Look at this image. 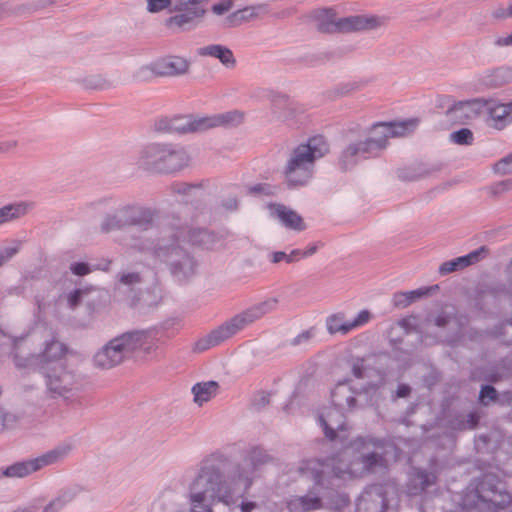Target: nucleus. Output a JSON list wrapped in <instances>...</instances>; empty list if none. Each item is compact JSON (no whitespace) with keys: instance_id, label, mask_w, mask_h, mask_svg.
Masks as SVG:
<instances>
[{"instance_id":"13d9d810","label":"nucleus","mask_w":512,"mask_h":512,"mask_svg":"<svg viewBox=\"0 0 512 512\" xmlns=\"http://www.w3.org/2000/svg\"><path fill=\"white\" fill-rule=\"evenodd\" d=\"M234 2L233 0H221L215 4L212 5L211 11L221 16L227 12H229L233 8Z\"/></svg>"},{"instance_id":"b1692460","label":"nucleus","mask_w":512,"mask_h":512,"mask_svg":"<svg viewBox=\"0 0 512 512\" xmlns=\"http://www.w3.org/2000/svg\"><path fill=\"white\" fill-rule=\"evenodd\" d=\"M483 111L487 114L486 123L495 129L502 130L512 123V102L484 101Z\"/></svg>"},{"instance_id":"ddd939ff","label":"nucleus","mask_w":512,"mask_h":512,"mask_svg":"<svg viewBox=\"0 0 512 512\" xmlns=\"http://www.w3.org/2000/svg\"><path fill=\"white\" fill-rule=\"evenodd\" d=\"M133 356L129 337L123 333L109 340L93 356L94 366L111 369Z\"/></svg>"},{"instance_id":"338daca9","label":"nucleus","mask_w":512,"mask_h":512,"mask_svg":"<svg viewBox=\"0 0 512 512\" xmlns=\"http://www.w3.org/2000/svg\"><path fill=\"white\" fill-rule=\"evenodd\" d=\"M497 403L500 405L512 406V391H505L499 394Z\"/></svg>"},{"instance_id":"2f4dec72","label":"nucleus","mask_w":512,"mask_h":512,"mask_svg":"<svg viewBox=\"0 0 512 512\" xmlns=\"http://www.w3.org/2000/svg\"><path fill=\"white\" fill-rule=\"evenodd\" d=\"M197 53L199 56H208L218 59L226 68H234L236 65V59L233 52L228 47L220 44H211L200 47L197 50Z\"/></svg>"},{"instance_id":"3c124183","label":"nucleus","mask_w":512,"mask_h":512,"mask_svg":"<svg viewBox=\"0 0 512 512\" xmlns=\"http://www.w3.org/2000/svg\"><path fill=\"white\" fill-rule=\"evenodd\" d=\"M277 188L267 183H259L248 188V192L253 195H274Z\"/></svg>"},{"instance_id":"774afa93","label":"nucleus","mask_w":512,"mask_h":512,"mask_svg":"<svg viewBox=\"0 0 512 512\" xmlns=\"http://www.w3.org/2000/svg\"><path fill=\"white\" fill-rule=\"evenodd\" d=\"M494 44L498 47L512 46V33L507 36L497 37Z\"/></svg>"},{"instance_id":"864d4df0","label":"nucleus","mask_w":512,"mask_h":512,"mask_svg":"<svg viewBox=\"0 0 512 512\" xmlns=\"http://www.w3.org/2000/svg\"><path fill=\"white\" fill-rule=\"evenodd\" d=\"M499 394L497 393L496 389L490 385H485L482 387L479 399L484 404L487 405L489 401H496Z\"/></svg>"},{"instance_id":"6e6552de","label":"nucleus","mask_w":512,"mask_h":512,"mask_svg":"<svg viewBox=\"0 0 512 512\" xmlns=\"http://www.w3.org/2000/svg\"><path fill=\"white\" fill-rule=\"evenodd\" d=\"M189 160L186 150L181 147L153 143L140 151L137 164L144 170L174 173L186 167Z\"/></svg>"},{"instance_id":"f3484780","label":"nucleus","mask_w":512,"mask_h":512,"mask_svg":"<svg viewBox=\"0 0 512 512\" xmlns=\"http://www.w3.org/2000/svg\"><path fill=\"white\" fill-rule=\"evenodd\" d=\"M372 318V313L367 309L359 311L352 319H346L344 312H337L326 318L325 326L330 335L339 334L345 336L352 331L365 326L372 320Z\"/></svg>"},{"instance_id":"37998d69","label":"nucleus","mask_w":512,"mask_h":512,"mask_svg":"<svg viewBox=\"0 0 512 512\" xmlns=\"http://www.w3.org/2000/svg\"><path fill=\"white\" fill-rule=\"evenodd\" d=\"M111 265V260H106L103 264H100L96 267H92L87 263L84 262H78V263H72L70 265V270L74 275L77 276H85L89 273H91L94 269H99L102 271H108Z\"/></svg>"},{"instance_id":"e2e57ef3","label":"nucleus","mask_w":512,"mask_h":512,"mask_svg":"<svg viewBox=\"0 0 512 512\" xmlns=\"http://www.w3.org/2000/svg\"><path fill=\"white\" fill-rule=\"evenodd\" d=\"M478 421H479V417H478L477 413L470 412L467 415L466 421L461 423L460 428L461 429H474L477 426Z\"/></svg>"},{"instance_id":"0eeeda50","label":"nucleus","mask_w":512,"mask_h":512,"mask_svg":"<svg viewBox=\"0 0 512 512\" xmlns=\"http://www.w3.org/2000/svg\"><path fill=\"white\" fill-rule=\"evenodd\" d=\"M122 214L125 216L127 226L138 227L141 232L139 235L135 232L129 233L120 244L127 250L148 254L157 245V240L161 237L162 231L160 230L158 233V230L153 226V211L137 205H127L122 207ZM165 223L162 224V227Z\"/></svg>"},{"instance_id":"bb28decb","label":"nucleus","mask_w":512,"mask_h":512,"mask_svg":"<svg viewBox=\"0 0 512 512\" xmlns=\"http://www.w3.org/2000/svg\"><path fill=\"white\" fill-rule=\"evenodd\" d=\"M133 356L142 352L150 354L158 347L159 336L157 330L127 332Z\"/></svg>"},{"instance_id":"79ce46f5","label":"nucleus","mask_w":512,"mask_h":512,"mask_svg":"<svg viewBox=\"0 0 512 512\" xmlns=\"http://www.w3.org/2000/svg\"><path fill=\"white\" fill-rule=\"evenodd\" d=\"M242 114L238 111L226 112L213 117H206L208 120H213V127L220 125H234L242 121Z\"/></svg>"},{"instance_id":"9b49d317","label":"nucleus","mask_w":512,"mask_h":512,"mask_svg":"<svg viewBox=\"0 0 512 512\" xmlns=\"http://www.w3.org/2000/svg\"><path fill=\"white\" fill-rule=\"evenodd\" d=\"M73 449L72 444L62 443L55 448L31 459L15 462L0 469V478H24L47 466L63 461Z\"/></svg>"},{"instance_id":"9d476101","label":"nucleus","mask_w":512,"mask_h":512,"mask_svg":"<svg viewBox=\"0 0 512 512\" xmlns=\"http://www.w3.org/2000/svg\"><path fill=\"white\" fill-rule=\"evenodd\" d=\"M419 125L418 118L401 121L378 122L364 132L362 139L374 156L386 148L390 137H403L411 134Z\"/></svg>"},{"instance_id":"2eb2a0df","label":"nucleus","mask_w":512,"mask_h":512,"mask_svg":"<svg viewBox=\"0 0 512 512\" xmlns=\"http://www.w3.org/2000/svg\"><path fill=\"white\" fill-rule=\"evenodd\" d=\"M318 423L327 439L339 441L345 448L348 447L349 426L342 409L335 406L324 409L318 416Z\"/></svg>"},{"instance_id":"423d86ee","label":"nucleus","mask_w":512,"mask_h":512,"mask_svg":"<svg viewBox=\"0 0 512 512\" xmlns=\"http://www.w3.org/2000/svg\"><path fill=\"white\" fill-rule=\"evenodd\" d=\"M329 150L322 136L310 138L306 144L297 146L287 161L285 177L289 186L306 185L314 174L315 161Z\"/></svg>"},{"instance_id":"39448f33","label":"nucleus","mask_w":512,"mask_h":512,"mask_svg":"<svg viewBox=\"0 0 512 512\" xmlns=\"http://www.w3.org/2000/svg\"><path fill=\"white\" fill-rule=\"evenodd\" d=\"M329 465L318 459L302 461L298 466L301 476L312 479L313 486L301 496H291L286 499L285 504L288 512H311L324 509L325 495L324 484Z\"/></svg>"},{"instance_id":"5701e85b","label":"nucleus","mask_w":512,"mask_h":512,"mask_svg":"<svg viewBox=\"0 0 512 512\" xmlns=\"http://www.w3.org/2000/svg\"><path fill=\"white\" fill-rule=\"evenodd\" d=\"M364 394L359 388L352 385L351 379L339 381L331 391L333 406L342 410L354 411L359 408L357 396Z\"/></svg>"},{"instance_id":"7c9ffc66","label":"nucleus","mask_w":512,"mask_h":512,"mask_svg":"<svg viewBox=\"0 0 512 512\" xmlns=\"http://www.w3.org/2000/svg\"><path fill=\"white\" fill-rule=\"evenodd\" d=\"M178 12L179 14L169 17L166 21V24L170 28L176 27L183 31H187L196 27L197 21L205 15L206 10L195 9L194 11Z\"/></svg>"},{"instance_id":"a18cd8bd","label":"nucleus","mask_w":512,"mask_h":512,"mask_svg":"<svg viewBox=\"0 0 512 512\" xmlns=\"http://www.w3.org/2000/svg\"><path fill=\"white\" fill-rule=\"evenodd\" d=\"M300 259V249H294L290 253H285L283 251L272 252L269 255V260L272 263H280L285 261L286 263H293Z\"/></svg>"},{"instance_id":"20e7f679","label":"nucleus","mask_w":512,"mask_h":512,"mask_svg":"<svg viewBox=\"0 0 512 512\" xmlns=\"http://www.w3.org/2000/svg\"><path fill=\"white\" fill-rule=\"evenodd\" d=\"M155 261L164 264L179 283L190 281L198 271V261L180 242L161 232L157 245L148 253Z\"/></svg>"},{"instance_id":"f704fd0d","label":"nucleus","mask_w":512,"mask_h":512,"mask_svg":"<svg viewBox=\"0 0 512 512\" xmlns=\"http://www.w3.org/2000/svg\"><path fill=\"white\" fill-rule=\"evenodd\" d=\"M218 389L219 384L216 381L196 383L191 390L194 396V402L202 406L217 395Z\"/></svg>"},{"instance_id":"5fc2aeb1","label":"nucleus","mask_w":512,"mask_h":512,"mask_svg":"<svg viewBox=\"0 0 512 512\" xmlns=\"http://www.w3.org/2000/svg\"><path fill=\"white\" fill-rule=\"evenodd\" d=\"M438 288L437 285L431 286V287H420L415 290L406 291L409 301L412 304L418 299H421L427 295H429L433 290H436Z\"/></svg>"},{"instance_id":"f03ea898","label":"nucleus","mask_w":512,"mask_h":512,"mask_svg":"<svg viewBox=\"0 0 512 512\" xmlns=\"http://www.w3.org/2000/svg\"><path fill=\"white\" fill-rule=\"evenodd\" d=\"M512 496L498 475L488 472L471 483L461 499L459 512H512Z\"/></svg>"},{"instance_id":"aec40b11","label":"nucleus","mask_w":512,"mask_h":512,"mask_svg":"<svg viewBox=\"0 0 512 512\" xmlns=\"http://www.w3.org/2000/svg\"><path fill=\"white\" fill-rule=\"evenodd\" d=\"M438 475L435 470L427 471L413 467L407 476L405 492L409 497L422 496L437 485Z\"/></svg>"},{"instance_id":"4c0bfd02","label":"nucleus","mask_w":512,"mask_h":512,"mask_svg":"<svg viewBox=\"0 0 512 512\" xmlns=\"http://www.w3.org/2000/svg\"><path fill=\"white\" fill-rule=\"evenodd\" d=\"M76 496V489L67 488L52 499L43 509V512H60L66 507Z\"/></svg>"},{"instance_id":"393cba45","label":"nucleus","mask_w":512,"mask_h":512,"mask_svg":"<svg viewBox=\"0 0 512 512\" xmlns=\"http://www.w3.org/2000/svg\"><path fill=\"white\" fill-rule=\"evenodd\" d=\"M374 155L360 136L357 139H351L342 150L339 163L344 169H350L360 160L373 157Z\"/></svg>"},{"instance_id":"c03bdc74","label":"nucleus","mask_w":512,"mask_h":512,"mask_svg":"<svg viewBox=\"0 0 512 512\" xmlns=\"http://www.w3.org/2000/svg\"><path fill=\"white\" fill-rule=\"evenodd\" d=\"M22 241L11 240L0 248V267L12 259L21 249Z\"/></svg>"},{"instance_id":"4d7b16f0","label":"nucleus","mask_w":512,"mask_h":512,"mask_svg":"<svg viewBox=\"0 0 512 512\" xmlns=\"http://www.w3.org/2000/svg\"><path fill=\"white\" fill-rule=\"evenodd\" d=\"M313 337H314L313 329L303 331L291 340V345L307 346Z\"/></svg>"},{"instance_id":"dca6fc26","label":"nucleus","mask_w":512,"mask_h":512,"mask_svg":"<svg viewBox=\"0 0 512 512\" xmlns=\"http://www.w3.org/2000/svg\"><path fill=\"white\" fill-rule=\"evenodd\" d=\"M189 62L179 56L159 59L149 65L142 66L136 73L139 80H148L154 76H178L188 72Z\"/></svg>"},{"instance_id":"6ab92c4d","label":"nucleus","mask_w":512,"mask_h":512,"mask_svg":"<svg viewBox=\"0 0 512 512\" xmlns=\"http://www.w3.org/2000/svg\"><path fill=\"white\" fill-rule=\"evenodd\" d=\"M212 121L213 120L206 119V117L196 118L191 115H183L161 120L158 128L165 129L171 133L185 134L212 128L214 124Z\"/></svg>"},{"instance_id":"09e8293b","label":"nucleus","mask_w":512,"mask_h":512,"mask_svg":"<svg viewBox=\"0 0 512 512\" xmlns=\"http://www.w3.org/2000/svg\"><path fill=\"white\" fill-rule=\"evenodd\" d=\"M149 13H159L174 5V0H146Z\"/></svg>"},{"instance_id":"6e6d98bb","label":"nucleus","mask_w":512,"mask_h":512,"mask_svg":"<svg viewBox=\"0 0 512 512\" xmlns=\"http://www.w3.org/2000/svg\"><path fill=\"white\" fill-rule=\"evenodd\" d=\"M87 291L83 289H75L67 295V304L70 308L74 309L77 307L83 298L86 296Z\"/></svg>"},{"instance_id":"a878e982","label":"nucleus","mask_w":512,"mask_h":512,"mask_svg":"<svg viewBox=\"0 0 512 512\" xmlns=\"http://www.w3.org/2000/svg\"><path fill=\"white\" fill-rule=\"evenodd\" d=\"M387 17L378 15H356L341 19L338 22L340 30H374L384 26Z\"/></svg>"},{"instance_id":"de8ad7c7","label":"nucleus","mask_w":512,"mask_h":512,"mask_svg":"<svg viewBox=\"0 0 512 512\" xmlns=\"http://www.w3.org/2000/svg\"><path fill=\"white\" fill-rule=\"evenodd\" d=\"M451 140L459 145H470L473 142V133L467 128H462L458 131L451 133Z\"/></svg>"},{"instance_id":"cd10ccee","label":"nucleus","mask_w":512,"mask_h":512,"mask_svg":"<svg viewBox=\"0 0 512 512\" xmlns=\"http://www.w3.org/2000/svg\"><path fill=\"white\" fill-rule=\"evenodd\" d=\"M24 342V337L13 336L0 327V354L13 355L15 365L19 368H27L28 365L24 362L25 357L18 354Z\"/></svg>"},{"instance_id":"412c9836","label":"nucleus","mask_w":512,"mask_h":512,"mask_svg":"<svg viewBox=\"0 0 512 512\" xmlns=\"http://www.w3.org/2000/svg\"><path fill=\"white\" fill-rule=\"evenodd\" d=\"M325 464L329 465L328 473H326V482L324 484V495L325 503L324 508L330 510L340 511L347 507L349 504V497L344 492H339L335 489L340 485V481L346 480L347 478H337L332 470V461L327 458L324 461Z\"/></svg>"},{"instance_id":"58836bf2","label":"nucleus","mask_w":512,"mask_h":512,"mask_svg":"<svg viewBox=\"0 0 512 512\" xmlns=\"http://www.w3.org/2000/svg\"><path fill=\"white\" fill-rule=\"evenodd\" d=\"M142 282V277L137 272H123L118 275L116 291L119 293H134V289Z\"/></svg>"},{"instance_id":"bf43d9fd","label":"nucleus","mask_w":512,"mask_h":512,"mask_svg":"<svg viewBox=\"0 0 512 512\" xmlns=\"http://www.w3.org/2000/svg\"><path fill=\"white\" fill-rule=\"evenodd\" d=\"M495 171L500 174L512 173V154L498 161L495 164Z\"/></svg>"},{"instance_id":"680f3d73","label":"nucleus","mask_w":512,"mask_h":512,"mask_svg":"<svg viewBox=\"0 0 512 512\" xmlns=\"http://www.w3.org/2000/svg\"><path fill=\"white\" fill-rule=\"evenodd\" d=\"M393 305L397 308H406L411 303L409 301L408 295L405 292H397L393 295Z\"/></svg>"},{"instance_id":"473e14b6","label":"nucleus","mask_w":512,"mask_h":512,"mask_svg":"<svg viewBox=\"0 0 512 512\" xmlns=\"http://www.w3.org/2000/svg\"><path fill=\"white\" fill-rule=\"evenodd\" d=\"M484 101L481 100H468L461 101L455 104L448 110L451 117H457L461 120L472 118L478 111H483Z\"/></svg>"},{"instance_id":"1a4fd4ad","label":"nucleus","mask_w":512,"mask_h":512,"mask_svg":"<svg viewBox=\"0 0 512 512\" xmlns=\"http://www.w3.org/2000/svg\"><path fill=\"white\" fill-rule=\"evenodd\" d=\"M162 233L173 240L205 250L215 249L221 244V239L215 233L187 222L182 223L178 218L167 220Z\"/></svg>"},{"instance_id":"72a5a7b5","label":"nucleus","mask_w":512,"mask_h":512,"mask_svg":"<svg viewBox=\"0 0 512 512\" xmlns=\"http://www.w3.org/2000/svg\"><path fill=\"white\" fill-rule=\"evenodd\" d=\"M267 13V7L265 5L249 6L243 9H239L227 18L230 26H236L243 22H247L256 19Z\"/></svg>"},{"instance_id":"4468645a","label":"nucleus","mask_w":512,"mask_h":512,"mask_svg":"<svg viewBox=\"0 0 512 512\" xmlns=\"http://www.w3.org/2000/svg\"><path fill=\"white\" fill-rule=\"evenodd\" d=\"M45 377L48 392L53 397L70 399L79 390V382L75 373L67 369L66 365L55 366L42 371Z\"/></svg>"},{"instance_id":"a19ab883","label":"nucleus","mask_w":512,"mask_h":512,"mask_svg":"<svg viewBox=\"0 0 512 512\" xmlns=\"http://www.w3.org/2000/svg\"><path fill=\"white\" fill-rule=\"evenodd\" d=\"M127 226L125 216L122 214V207L117 209L112 214H107L101 223V230L103 232H110L119 230Z\"/></svg>"},{"instance_id":"f257e3e1","label":"nucleus","mask_w":512,"mask_h":512,"mask_svg":"<svg viewBox=\"0 0 512 512\" xmlns=\"http://www.w3.org/2000/svg\"><path fill=\"white\" fill-rule=\"evenodd\" d=\"M383 441L374 437H357L343 451L330 457L332 470L337 478L359 477L364 473H382L387 468L386 459L372 448H381Z\"/></svg>"},{"instance_id":"052dcab7","label":"nucleus","mask_w":512,"mask_h":512,"mask_svg":"<svg viewBox=\"0 0 512 512\" xmlns=\"http://www.w3.org/2000/svg\"><path fill=\"white\" fill-rule=\"evenodd\" d=\"M16 421V418L13 414L5 413L2 408H0V430L11 428Z\"/></svg>"},{"instance_id":"603ef678","label":"nucleus","mask_w":512,"mask_h":512,"mask_svg":"<svg viewBox=\"0 0 512 512\" xmlns=\"http://www.w3.org/2000/svg\"><path fill=\"white\" fill-rule=\"evenodd\" d=\"M251 489V487L238 499L235 507H239L240 512H253L254 510L259 508V505L256 501L249 500L244 498V495ZM231 509V507H228ZM234 508V506H232Z\"/></svg>"},{"instance_id":"49530a36","label":"nucleus","mask_w":512,"mask_h":512,"mask_svg":"<svg viewBox=\"0 0 512 512\" xmlns=\"http://www.w3.org/2000/svg\"><path fill=\"white\" fill-rule=\"evenodd\" d=\"M207 0H174L171 11H194L195 9H204L202 4Z\"/></svg>"},{"instance_id":"0e129e2a","label":"nucleus","mask_w":512,"mask_h":512,"mask_svg":"<svg viewBox=\"0 0 512 512\" xmlns=\"http://www.w3.org/2000/svg\"><path fill=\"white\" fill-rule=\"evenodd\" d=\"M270 402V394L266 392H260L254 399V406L262 408Z\"/></svg>"},{"instance_id":"e433bc0d","label":"nucleus","mask_w":512,"mask_h":512,"mask_svg":"<svg viewBox=\"0 0 512 512\" xmlns=\"http://www.w3.org/2000/svg\"><path fill=\"white\" fill-rule=\"evenodd\" d=\"M29 209V204L25 202L12 203L0 208V225L20 218L25 215Z\"/></svg>"},{"instance_id":"c756f323","label":"nucleus","mask_w":512,"mask_h":512,"mask_svg":"<svg viewBox=\"0 0 512 512\" xmlns=\"http://www.w3.org/2000/svg\"><path fill=\"white\" fill-rule=\"evenodd\" d=\"M485 252L483 247L476 249L467 255L460 256L446 262H443L438 269L440 275H447L452 272L462 270L476 262L481 258V255Z\"/></svg>"},{"instance_id":"8fccbe9b","label":"nucleus","mask_w":512,"mask_h":512,"mask_svg":"<svg viewBox=\"0 0 512 512\" xmlns=\"http://www.w3.org/2000/svg\"><path fill=\"white\" fill-rule=\"evenodd\" d=\"M398 326L404 331L405 334H409L413 331H417L419 326L418 318L414 315L402 318L398 321Z\"/></svg>"},{"instance_id":"f8f14e48","label":"nucleus","mask_w":512,"mask_h":512,"mask_svg":"<svg viewBox=\"0 0 512 512\" xmlns=\"http://www.w3.org/2000/svg\"><path fill=\"white\" fill-rule=\"evenodd\" d=\"M399 492L395 483L367 487L356 500V512H396Z\"/></svg>"},{"instance_id":"ea45409f","label":"nucleus","mask_w":512,"mask_h":512,"mask_svg":"<svg viewBox=\"0 0 512 512\" xmlns=\"http://www.w3.org/2000/svg\"><path fill=\"white\" fill-rule=\"evenodd\" d=\"M512 79V71L508 68H497L486 74L483 83L489 87H499Z\"/></svg>"},{"instance_id":"a211bd4d","label":"nucleus","mask_w":512,"mask_h":512,"mask_svg":"<svg viewBox=\"0 0 512 512\" xmlns=\"http://www.w3.org/2000/svg\"><path fill=\"white\" fill-rule=\"evenodd\" d=\"M351 374L355 379L361 381L357 388L363 391L364 394L376 391L385 382L383 375L370 367L363 358H356L351 361Z\"/></svg>"},{"instance_id":"7ed1b4c3","label":"nucleus","mask_w":512,"mask_h":512,"mask_svg":"<svg viewBox=\"0 0 512 512\" xmlns=\"http://www.w3.org/2000/svg\"><path fill=\"white\" fill-rule=\"evenodd\" d=\"M277 304L278 299L273 297L248 307L211 331L207 336L199 339L194 344V351H206L231 338L264 315L274 311Z\"/></svg>"},{"instance_id":"69168bd1","label":"nucleus","mask_w":512,"mask_h":512,"mask_svg":"<svg viewBox=\"0 0 512 512\" xmlns=\"http://www.w3.org/2000/svg\"><path fill=\"white\" fill-rule=\"evenodd\" d=\"M451 316L446 312H441L439 315L436 316L434 322L437 327H444L451 321Z\"/></svg>"},{"instance_id":"c9c22d12","label":"nucleus","mask_w":512,"mask_h":512,"mask_svg":"<svg viewBox=\"0 0 512 512\" xmlns=\"http://www.w3.org/2000/svg\"><path fill=\"white\" fill-rule=\"evenodd\" d=\"M171 189L174 193L182 195L183 201L186 203H192L204 195V189L200 184L177 182L172 184Z\"/></svg>"},{"instance_id":"4be33fe9","label":"nucleus","mask_w":512,"mask_h":512,"mask_svg":"<svg viewBox=\"0 0 512 512\" xmlns=\"http://www.w3.org/2000/svg\"><path fill=\"white\" fill-rule=\"evenodd\" d=\"M66 354V347L63 343L57 340H51L45 345V349L41 355L35 357L33 355L25 357L24 362L30 367L35 362L39 363L40 370L45 371L55 366L65 365L64 356Z\"/></svg>"},{"instance_id":"c85d7f7f","label":"nucleus","mask_w":512,"mask_h":512,"mask_svg":"<svg viewBox=\"0 0 512 512\" xmlns=\"http://www.w3.org/2000/svg\"><path fill=\"white\" fill-rule=\"evenodd\" d=\"M268 208L271 216L278 219L286 228L297 231L305 229L302 217L289 207L282 204H270Z\"/></svg>"}]
</instances>
